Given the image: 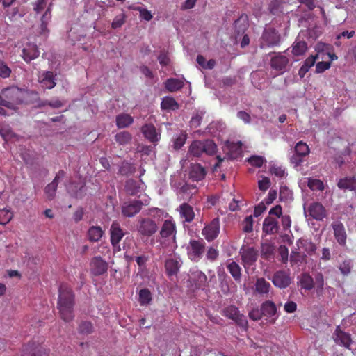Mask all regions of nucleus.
I'll use <instances>...</instances> for the list:
<instances>
[{
    "instance_id": "f257e3e1",
    "label": "nucleus",
    "mask_w": 356,
    "mask_h": 356,
    "mask_svg": "<svg viewBox=\"0 0 356 356\" xmlns=\"http://www.w3.org/2000/svg\"><path fill=\"white\" fill-rule=\"evenodd\" d=\"M75 295L72 289L66 284H61L58 290L57 309L60 316L65 322H70L74 318V307Z\"/></svg>"
},
{
    "instance_id": "f03ea898",
    "label": "nucleus",
    "mask_w": 356,
    "mask_h": 356,
    "mask_svg": "<svg viewBox=\"0 0 356 356\" xmlns=\"http://www.w3.org/2000/svg\"><path fill=\"white\" fill-rule=\"evenodd\" d=\"M1 93L3 97L2 105L9 109L16 110L24 102V92L17 87L7 88Z\"/></svg>"
},
{
    "instance_id": "7ed1b4c3",
    "label": "nucleus",
    "mask_w": 356,
    "mask_h": 356,
    "mask_svg": "<svg viewBox=\"0 0 356 356\" xmlns=\"http://www.w3.org/2000/svg\"><path fill=\"white\" fill-rule=\"evenodd\" d=\"M217 152V145L212 140H194L188 148V154L193 157H200L203 153L213 155Z\"/></svg>"
},
{
    "instance_id": "20e7f679",
    "label": "nucleus",
    "mask_w": 356,
    "mask_h": 356,
    "mask_svg": "<svg viewBox=\"0 0 356 356\" xmlns=\"http://www.w3.org/2000/svg\"><path fill=\"white\" fill-rule=\"evenodd\" d=\"M188 259L193 262H198L205 251V242L203 239H191L186 247Z\"/></svg>"
},
{
    "instance_id": "39448f33",
    "label": "nucleus",
    "mask_w": 356,
    "mask_h": 356,
    "mask_svg": "<svg viewBox=\"0 0 356 356\" xmlns=\"http://www.w3.org/2000/svg\"><path fill=\"white\" fill-rule=\"evenodd\" d=\"M281 41V35L274 28H268L264 30L260 41V48L273 47L279 46Z\"/></svg>"
},
{
    "instance_id": "423d86ee",
    "label": "nucleus",
    "mask_w": 356,
    "mask_h": 356,
    "mask_svg": "<svg viewBox=\"0 0 356 356\" xmlns=\"http://www.w3.org/2000/svg\"><path fill=\"white\" fill-rule=\"evenodd\" d=\"M222 314L225 317L233 320L239 327L247 329L248 323L246 317L240 314L239 309L234 305H229L223 309Z\"/></svg>"
},
{
    "instance_id": "0eeeda50",
    "label": "nucleus",
    "mask_w": 356,
    "mask_h": 356,
    "mask_svg": "<svg viewBox=\"0 0 356 356\" xmlns=\"http://www.w3.org/2000/svg\"><path fill=\"white\" fill-rule=\"evenodd\" d=\"M158 230L156 221L150 218H142L138 220L137 231L142 236L150 237Z\"/></svg>"
},
{
    "instance_id": "6e6552de",
    "label": "nucleus",
    "mask_w": 356,
    "mask_h": 356,
    "mask_svg": "<svg viewBox=\"0 0 356 356\" xmlns=\"http://www.w3.org/2000/svg\"><path fill=\"white\" fill-rule=\"evenodd\" d=\"M220 233V220L218 218H213L209 223L207 224L202 229V234L208 242L215 240Z\"/></svg>"
},
{
    "instance_id": "1a4fd4ad",
    "label": "nucleus",
    "mask_w": 356,
    "mask_h": 356,
    "mask_svg": "<svg viewBox=\"0 0 356 356\" xmlns=\"http://www.w3.org/2000/svg\"><path fill=\"white\" fill-rule=\"evenodd\" d=\"M90 272L95 276H99L107 273L108 268V263L100 256H97L91 259Z\"/></svg>"
},
{
    "instance_id": "9d476101",
    "label": "nucleus",
    "mask_w": 356,
    "mask_h": 356,
    "mask_svg": "<svg viewBox=\"0 0 356 356\" xmlns=\"http://www.w3.org/2000/svg\"><path fill=\"white\" fill-rule=\"evenodd\" d=\"M241 256L242 264L248 271L250 267L255 265L258 258V252L254 248H248L241 252Z\"/></svg>"
},
{
    "instance_id": "9b49d317",
    "label": "nucleus",
    "mask_w": 356,
    "mask_h": 356,
    "mask_svg": "<svg viewBox=\"0 0 356 356\" xmlns=\"http://www.w3.org/2000/svg\"><path fill=\"white\" fill-rule=\"evenodd\" d=\"M143 203L140 200L124 202L122 206V214L128 218L134 217L142 209Z\"/></svg>"
},
{
    "instance_id": "f8f14e48",
    "label": "nucleus",
    "mask_w": 356,
    "mask_h": 356,
    "mask_svg": "<svg viewBox=\"0 0 356 356\" xmlns=\"http://www.w3.org/2000/svg\"><path fill=\"white\" fill-rule=\"evenodd\" d=\"M176 233L177 229L175 222L172 220H165L163 222L160 230L159 235L161 238L165 240L172 239L174 242H175Z\"/></svg>"
},
{
    "instance_id": "ddd939ff",
    "label": "nucleus",
    "mask_w": 356,
    "mask_h": 356,
    "mask_svg": "<svg viewBox=\"0 0 356 356\" xmlns=\"http://www.w3.org/2000/svg\"><path fill=\"white\" fill-rule=\"evenodd\" d=\"M272 282L277 288L285 289L290 285L291 279L286 271L278 270L273 274Z\"/></svg>"
},
{
    "instance_id": "4468645a",
    "label": "nucleus",
    "mask_w": 356,
    "mask_h": 356,
    "mask_svg": "<svg viewBox=\"0 0 356 356\" xmlns=\"http://www.w3.org/2000/svg\"><path fill=\"white\" fill-rule=\"evenodd\" d=\"M333 339L337 344L350 349L352 344L351 336L349 333L343 331L340 326L336 327Z\"/></svg>"
},
{
    "instance_id": "2eb2a0df",
    "label": "nucleus",
    "mask_w": 356,
    "mask_h": 356,
    "mask_svg": "<svg viewBox=\"0 0 356 356\" xmlns=\"http://www.w3.org/2000/svg\"><path fill=\"white\" fill-rule=\"evenodd\" d=\"M334 236L337 243L342 246L346 244L347 234L343 224L339 220L334 221L331 225Z\"/></svg>"
},
{
    "instance_id": "dca6fc26",
    "label": "nucleus",
    "mask_w": 356,
    "mask_h": 356,
    "mask_svg": "<svg viewBox=\"0 0 356 356\" xmlns=\"http://www.w3.org/2000/svg\"><path fill=\"white\" fill-rule=\"evenodd\" d=\"M111 243L115 249L120 250L119 243L123 238L124 234L121 229L120 225L117 222H113L110 229Z\"/></svg>"
},
{
    "instance_id": "f3484780",
    "label": "nucleus",
    "mask_w": 356,
    "mask_h": 356,
    "mask_svg": "<svg viewBox=\"0 0 356 356\" xmlns=\"http://www.w3.org/2000/svg\"><path fill=\"white\" fill-rule=\"evenodd\" d=\"M309 215L316 220L321 221L326 217V210L321 203L313 202L307 209Z\"/></svg>"
},
{
    "instance_id": "a211bd4d",
    "label": "nucleus",
    "mask_w": 356,
    "mask_h": 356,
    "mask_svg": "<svg viewBox=\"0 0 356 356\" xmlns=\"http://www.w3.org/2000/svg\"><path fill=\"white\" fill-rule=\"evenodd\" d=\"M289 62V60L286 56L279 53L270 59V67L276 71L284 73Z\"/></svg>"
},
{
    "instance_id": "6ab92c4d",
    "label": "nucleus",
    "mask_w": 356,
    "mask_h": 356,
    "mask_svg": "<svg viewBox=\"0 0 356 356\" xmlns=\"http://www.w3.org/2000/svg\"><path fill=\"white\" fill-rule=\"evenodd\" d=\"M144 137L149 142L156 144L160 140V134L156 131L155 126L152 124H145L141 127Z\"/></svg>"
},
{
    "instance_id": "aec40b11",
    "label": "nucleus",
    "mask_w": 356,
    "mask_h": 356,
    "mask_svg": "<svg viewBox=\"0 0 356 356\" xmlns=\"http://www.w3.org/2000/svg\"><path fill=\"white\" fill-rule=\"evenodd\" d=\"M207 175L206 169L199 163H192L189 169V178L193 181L202 180Z\"/></svg>"
},
{
    "instance_id": "412c9836",
    "label": "nucleus",
    "mask_w": 356,
    "mask_h": 356,
    "mask_svg": "<svg viewBox=\"0 0 356 356\" xmlns=\"http://www.w3.org/2000/svg\"><path fill=\"white\" fill-rule=\"evenodd\" d=\"M263 232L266 234H275L279 232L278 221L271 216L266 217L263 222Z\"/></svg>"
},
{
    "instance_id": "4be33fe9",
    "label": "nucleus",
    "mask_w": 356,
    "mask_h": 356,
    "mask_svg": "<svg viewBox=\"0 0 356 356\" xmlns=\"http://www.w3.org/2000/svg\"><path fill=\"white\" fill-rule=\"evenodd\" d=\"M191 282L196 289L204 290L207 286V277L200 270H195L191 273Z\"/></svg>"
},
{
    "instance_id": "5701e85b",
    "label": "nucleus",
    "mask_w": 356,
    "mask_h": 356,
    "mask_svg": "<svg viewBox=\"0 0 356 356\" xmlns=\"http://www.w3.org/2000/svg\"><path fill=\"white\" fill-rule=\"evenodd\" d=\"M56 74L51 71L44 72L40 77L39 82L44 89H52L56 83L55 82Z\"/></svg>"
},
{
    "instance_id": "b1692460",
    "label": "nucleus",
    "mask_w": 356,
    "mask_h": 356,
    "mask_svg": "<svg viewBox=\"0 0 356 356\" xmlns=\"http://www.w3.org/2000/svg\"><path fill=\"white\" fill-rule=\"evenodd\" d=\"M271 289L270 284L264 277L257 278L254 283V291L261 296L268 297Z\"/></svg>"
},
{
    "instance_id": "393cba45",
    "label": "nucleus",
    "mask_w": 356,
    "mask_h": 356,
    "mask_svg": "<svg viewBox=\"0 0 356 356\" xmlns=\"http://www.w3.org/2000/svg\"><path fill=\"white\" fill-rule=\"evenodd\" d=\"M24 356H47L46 350L42 346H35L34 343L27 344L24 350Z\"/></svg>"
},
{
    "instance_id": "a878e982",
    "label": "nucleus",
    "mask_w": 356,
    "mask_h": 356,
    "mask_svg": "<svg viewBox=\"0 0 356 356\" xmlns=\"http://www.w3.org/2000/svg\"><path fill=\"white\" fill-rule=\"evenodd\" d=\"M179 213L182 218L187 222H191L195 218L193 207L188 203H183L179 206Z\"/></svg>"
},
{
    "instance_id": "bb28decb",
    "label": "nucleus",
    "mask_w": 356,
    "mask_h": 356,
    "mask_svg": "<svg viewBox=\"0 0 356 356\" xmlns=\"http://www.w3.org/2000/svg\"><path fill=\"white\" fill-rule=\"evenodd\" d=\"M261 309L263 316L273 318L277 314V306L270 300H266L261 305Z\"/></svg>"
},
{
    "instance_id": "cd10ccee",
    "label": "nucleus",
    "mask_w": 356,
    "mask_h": 356,
    "mask_svg": "<svg viewBox=\"0 0 356 356\" xmlns=\"http://www.w3.org/2000/svg\"><path fill=\"white\" fill-rule=\"evenodd\" d=\"M339 188L356 191V178L355 177H346L340 179L337 183Z\"/></svg>"
},
{
    "instance_id": "c85d7f7f",
    "label": "nucleus",
    "mask_w": 356,
    "mask_h": 356,
    "mask_svg": "<svg viewBox=\"0 0 356 356\" xmlns=\"http://www.w3.org/2000/svg\"><path fill=\"white\" fill-rule=\"evenodd\" d=\"M22 53V57L26 63H29L32 60L37 58L40 55V51L36 45H31L24 48Z\"/></svg>"
},
{
    "instance_id": "c756f323",
    "label": "nucleus",
    "mask_w": 356,
    "mask_h": 356,
    "mask_svg": "<svg viewBox=\"0 0 356 356\" xmlns=\"http://www.w3.org/2000/svg\"><path fill=\"white\" fill-rule=\"evenodd\" d=\"M318 58V54L315 56H309L305 61L303 65L298 70L299 76L302 79L305 74L309 72V69L315 65L316 60Z\"/></svg>"
},
{
    "instance_id": "7c9ffc66",
    "label": "nucleus",
    "mask_w": 356,
    "mask_h": 356,
    "mask_svg": "<svg viewBox=\"0 0 356 356\" xmlns=\"http://www.w3.org/2000/svg\"><path fill=\"white\" fill-rule=\"evenodd\" d=\"M166 273L168 276L176 275L180 268L179 261L175 259H168L165 262Z\"/></svg>"
},
{
    "instance_id": "2f4dec72",
    "label": "nucleus",
    "mask_w": 356,
    "mask_h": 356,
    "mask_svg": "<svg viewBox=\"0 0 356 356\" xmlns=\"http://www.w3.org/2000/svg\"><path fill=\"white\" fill-rule=\"evenodd\" d=\"M134 122V118L127 113H121L116 116V126L119 129L128 127Z\"/></svg>"
},
{
    "instance_id": "473e14b6",
    "label": "nucleus",
    "mask_w": 356,
    "mask_h": 356,
    "mask_svg": "<svg viewBox=\"0 0 356 356\" xmlns=\"http://www.w3.org/2000/svg\"><path fill=\"white\" fill-rule=\"evenodd\" d=\"M249 26L247 15H241L234 22V28L238 34L244 33Z\"/></svg>"
},
{
    "instance_id": "72a5a7b5",
    "label": "nucleus",
    "mask_w": 356,
    "mask_h": 356,
    "mask_svg": "<svg viewBox=\"0 0 356 356\" xmlns=\"http://www.w3.org/2000/svg\"><path fill=\"white\" fill-rule=\"evenodd\" d=\"M104 233L99 226H92L88 229L87 234L90 241L97 242L102 238Z\"/></svg>"
},
{
    "instance_id": "f704fd0d",
    "label": "nucleus",
    "mask_w": 356,
    "mask_h": 356,
    "mask_svg": "<svg viewBox=\"0 0 356 356\" xmlns=\"http://www.w3.org/2000/svg\"><path fill=\"white\" fill-rule=\"evenodd\" d=\"M227 269L233 277L236 282H240L241 280V268L234 261H232L227 265Z\"/></svg>"
},
{
    "instance_id": "c9c22d12",
    "label": "nucleus",
    "mask_w": 356,
    "mask_h": 356,
    "mask_svg": "<svg viewBox=\"0 0 356 356\" xmlns=\"http://www.w3.org/2000/svg\"><path fill=\"white\" fill-rule=\"evenodd\" d=\"M132 135L127 131H122L115 134V140L120 146H124L131 143Z\"/></svg>"
},
{
    "instance_id": "e433bc0d",
    "label": "nucleus",
    "mask_w": 356,
    "mask_h": 356,
    "mask_svg": "<svg viewBox=\"0 0 356 356\" xmlns=\"http://www.w3.org/2000/svg\"><path fill=\"white\" fill-rule=\"evenodd\" d=\"M307 50V44L305 41L296 40L292 45V54L296 56L303 55Z\"/></svg>"
},
{
    "instance_id": "4c0bfd02",
    "label": "nucleus",
    "mask_w": 356,
    "mask_h": 356,
    "mask_svg": "<svg viewBox=\"0 0 356 356\" xmlns=\"http://www.w3.org/2000/svg\"><path fill=\"white\" fill-rule=\"evenodd\" d=\"M165 86L168 91L173 92L182 88L184 83L183 81L179 79L170 78L167 79Z\"/></svg>"
},
{
    "instance_id": "58836bf2",
    "label": "nucleus",
    "mask_w": 356,
    "mask_h": 356,
    "mask_svg": "<svg viewBox=\"0 0 356 356\" xmlns=\"http://www.w3.org/2000/svg\"><path fill=\"white\" fill-rule=\"evenodd\" d=\"M285 3V0H272L268 6L270 13L274 15L283 13V5Z\"/></svg>"
},
{
    "instance_id": "ea45409f",
    "label": "nucleus",
    "mask_w": 356,
    "mask_h": 356,
    "mask_svg": "<svg viewBox=\"0 0 356 356\" xmlns=\"http://www.w3.org/2000/svg\"><path fill=\"white\" fill-rule=\"evenodd\" d=\"M187 139V134L184 131H181L172 139L173 148L176 150L180 149L186 143Z\"/></svg>"
},
{
    "instance_id": "a19ab883",
    "label": "nucleus",
    "mask_w": 356,
    "mask_h": 356,
    "mask_svg": "<svg viewBox=\"0 0 356 356\" xmlns=\"http://www.w3.org/2000/svg\"><path fill=\"white\" fill-rule=\"evenodd\" d=\"M275 254V247L268 243L261 244V255L265 259H270L273 258Z\"/></svg>"
},
{
    "instance_id": "79ce46f5",
    "label": "nucleus",
    "mask_w": 356,
    "mask_h": 356,
    "mask_svg": "<svg viewBox=\"0 0 356 356\" xmlns=\"http://www.w3.org/2000/svg\"><path fill=\"white\" fill-rule=\"evenodd\" d=\"M229 152L227 153L228 156L231 159H236L238 156L241 154V143H232L227 145Z\"/></svg>"
},
{
    "instance_id": "37998d69",
    "label": "nucleus",
    "mask_w": 356,
    "mask_h": 356,
    "mask_svg": "<svg viewBox=\"0 0 356 356\" xmlns=\"http://www.w3.org/2000/svg\"><path fill=\"white\" fill-rule=\"evenodd\" d=\"M300 284L302 289L309 291L314 286V280L309 274L303 273L301 275Z\"/></svg>"
},
{
    "instance_id": "c03bdc74",
    "label": "nucleus",
    "mask_w": 356,
    "mask_h": 356,
    "mask_svg": "<svg viewBox=\"0 0 356 356\" xmlns=\"http://www.w3.org/2000/svg\"><path fill=\"white\" fill-rule=\"evenodd\" d=\"M161 107L165 110H176L179 108V104L174 98L166 97L162 100Z\"/></svg>"
},
{
    "instance_id": "a18cd8bd",
    "label": "nucleus",
    "mask_w": 356,
    "mask_h": 356,
    "mask_svg": "<svg viewBox=\"0 0 356 356\" xmlns=\"http://www.w3.org/2000/svg\"><path fill=\"white\" fill-rule=\"evenodd\" d=\"M307 186L312 191H323L325 188L324 184L321 179L312 177L307 179Z\"/></svg>"
},
{
    "instance_id": "49530a36",
    "label": "nucleus",
    "mask_w": 356,
    "mask_h": 356,
    "mask_svg": "<svg viewBox=\"0 0 356 356\" xmlns=\"http://www.w3.org/2000/svg\"><path fill=\"white\" fill-rule=\"evenodd\" d=\"M135 168L134 165L127 161H124L119 168L118 173L121 175L127 176L134 172Z\"/></svg>"
},
{
    "instance_id": "de8ad7c7",
    "label": "nucleus",
    "mask_w": 356,
    "mask_h": 356,
    "mask_svg": "<svg viewBox=\"0 0 356 356\" xmlns=\"http://www.w3.org/2000/svg\"><path fill=\"white\" fill-rule=\"evenodd\" d=\"M58 184L56 183V181H52L44 188V193L49 200H52L55 198Z\"/></svg>"
},
{
    "instance_id": "09e8293b",
    "label": "nucleus",
    "mask_w": 356,
    "mask_h": 356,
    "mask_svg": "<svg viewBox=\"0 0 356 356\" xmlns=\"http://www.w3.org/2000/svg\"><path fill=\"white\" fill-rule=\"evenodd\" d=\"M138 301L141 305H145L152 301V293L147 289H143L139 291Z\"/></svg>"
},
{
    "instance_id": "8fccbe9b",
    "label": "nucleus",
    "mask_w": 356,
    "mask_h": 356,
    "mask_svg": "<svg viewBox=\"0 0 356 356\" xmlns=\"http://www.w3.org/2000/svg\"><path fill=\"white\" fill-rule=\"evenodd\" d=\"M295 152L296 154L305 157L309 154L310 149L305 143L300 141L295 146Z\"/></svg>"
},
{
    "instance_id": "3c124183",
    "label": "nucleus",
    "mask_w": 356,
    "mask_h": 356,
    "mask_svg": "<svg viewBox=\"0 0 356 356\" xmlns=\"http://www.w3.org/2000/svg\"><path fill=\"white\" fill-rule=\"evenodd\" d=\"M13 212L6 208L0 209V225H5L8 224L13 218Z\"/></svg>"
},
{
    "instance_id": "603ef678",
    "label": "nucleus",
    "mask_w": 356,
    "mask_h": 356,
    "mask_svg": "<svg viewBox=\"0 0 356 356\" xmlns=\"http://www.w3.org/2000/svg\"><path fill=\"white\" fill-rule=\"evenodd\" d=\"M353 268V264L350 259L342 261L339 266V270L343 276H348Z\"/></svg>"
},
{
    "instance_id": "864d4df0",
    "label": "nucleus",
    "mask_w": 356,
    "mask_h": 356,
    "mask_svg": "<svg viewBox=\"0 0 356 356\" xmlns=\"http://www.w3.org/2000/svg\"><path fill=\"white\" fill-rule=\"evenodd\" d=\"M79 331L81 334H90L93 332V325L90 321H83L79 326Z\"/></svg>"
},
{
    "instance_id": "5fc2aeb1",
    "label": "nucleus",
    "mask_w": 356,
    "mask_h": 356,
    "mask_svg": "<svg viewBox=\"0 0 356 356\" xmlns=\"http://www.w3.org/2000/svg\"><path fill=\"white\" fill-rule=\"evenodd\" d=\"M314 284L316 287V291L321 293L324 289V277L321 273H317L314 277Z\"/></svg>"
},
{
    "instance_id": "6e6d98bb",
    "label": "nucleus",
    "mask_w": 356,
    "mask_h": 356,
    "mask_svg": "<svg viewBox=\"0 0 356 356\" xmlns=\"http://www.w3.org/2000/svg\"><path fill=\"white\" fill-rule=\"evenodd\" d=\"M12 71L7 64L0 60V77L2 79L8 78L10 76Z\"/></svg>"
},
{
    "instance_id": "4d7b16f0",
    "label": "nucleus",
    "mask_w": 356,
    "mask_h": 356,
    "mask_svg": "<svg viewBox=\"0 0 356 356\" xmlns=\"http://www.w3.org/2000/svg\"><path fill=\"white\" fill-rule=\"evenodd\" d=\"M243 230L245 233H250L253 229V219L252 216H247L242 222Z\"/></svg>"
},
{
    "instance_id": "13d9d810",
    "label": "nucleus",
    "mask_w": 356,
    "mask_h": 356,
    "mask_svg": "<svg viewBox=\"0 0 356 356\" xmlns=\"http://www.w3.org/2000/svg\"><path fill=\"white\" fill-rule=\"evenodd\" d=\"M218 256H219V252L216 248H214L213 246H210L207 249V253H206L207 259L213 262L218 259Z\"/></svg>"
},
{
    "instance_id": "bf43d9fd",
    "label": "nucleus",
    "mask_w": 356,
    "mask_h": 356,
    "mask_svg": "<svg viewBox=\"0 0 356 356\" xmlns=\"http://www.w3.org/2000/svg\"><path fill=\"white\" fill-rule=\"evenodd\" d=\"M248 162L252 166L260 168L262 166L264 162V159L262 156H252L250 159H248Z\"/></svg>"
},
{
    "instance_id": "052dcab7",
    "label": "nucleus",
    "mask_w": 356,
    "mask_h": 356,
    "mask_svg": "<svg viewBox=\"0 0 356 356\" xmlns=\"http://www.w3.org/2000/svg\"><path fill=\"white\" fill-rule=\"evenodd\" d=\"M248 316L250 319H252L254 321H257L261 318L263 316L261 309L259 308H254L252 309L248 314Z\"/></svg>"
},
{
    "instance_id": "680f3d73",
    "label": "nucleus",
    "mask_w": 356,
    "mask_h": 356,
    "mask_svg": "<svg viewBox=\"0 0 356 356\" xmlns=\"http://www.w3.org/2000/svg\"><path fill=\"white\" fill-rule=\"evenodd\" d=\"M331 66L330 62L321 61L316 65V73L320 74L328 70Z\"/></svg>"
},
{
    "instance_id": "e2e57ef3",
    "label": "nucleus",
    "mask_w": 356,
    "mask_h": 356,
    "mask_svg": "<svg viewBox=\"0 0 356 356\" xmlns=\"http://www.w3.org/2000/svg\"><path fill=\"white\" fill-rule=\"evenodd\" d=\"M270 172L272 175H274L275 176L282 178L285 175V171L280 166L273 165L270 168Z\"/></svg>"
},
{
    "instance_id": "0e129e2a",
    "label": "nucleus",
    "mask_w": 356,
    "mask_h": 356,
    "mask_svg": "<svg viewBox=\"0 0 356 356\" xmlns=\"http://www.w3.org/2000/svg\"><path fill=\"white\" fill-rule=\"evenodd\" d=\"M270 186V179L268 177H264L262 179L258 181V187L259 190L262 191H266L269 188Z\"/></svg>"
},
{
    "instance_id": "69168bd1",
    "label": "nucleus",
    "mask_w": 356,
    "mask_h": 356,
    "mask_svg": "<svg viewBox=\"0 0 356 356\" xmlns=\"http://www.w3.org/2000/svg\"><path fill=\"white\" fill-rule=\"evenodd\" d=\"M281 222L284 231L289 229L291 226V219L289 215H282L281 216Z\"/></svg>"
},
{
    "instance_id": "338daca9",
    "label": "nucleus",
    "mask_w": 356,
    "mask_h": 356,
    "mask_svg": "<svg viewBox=\"0 0 356 356\" xmlns=\"http://www.w3.org/2000/svg\"><path fill=\"white\" fill-rule=\"evenodd\" d=\"M279 254L281 257L282 263L286 264L288 261L289 250L285 245H280L279 248Z\"/></svg>"
},
{
    "instance_id": "774afa93",
    "label": "nucleus",
    "mask_w": 356,
    "mask_h": 356,
    "mask_svg": "<svg viewBox=\"0 0 356 356\" xmlns=\"http://www.w3.org/2000/svg\"><path fill=\"white\" fill-rule=\"evenodd\" d=\"M159 63L162 66H167L170 63V58L166 52L164 51H161L158 56Z\"/></svg>"
}]
</instances>
